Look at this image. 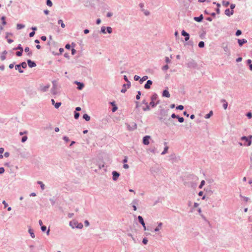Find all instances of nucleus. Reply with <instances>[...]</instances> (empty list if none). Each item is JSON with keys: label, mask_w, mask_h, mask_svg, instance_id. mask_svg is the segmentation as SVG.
<instances>
[{"label": "nucleus", "mask_w": 252, "mask_h": 252, "mask_svg": "<svg viewBox=\"0 0 252 252\" xmlns=\"http://www.w3.org/2000/svg\"><path fill=\"white\" fill-rule=\"evenodd\" d=\"M69 225L72 228L76 227L77 228L81 229L83 227V225L81 223H79L75 220H72V221H70L69 222Z\"/></svg>", "instance_id": "obj_1"}, {"label": "nucleus", "mask_w": 252, "mask_h": 252, "mask_svg": "<svg viewBox=\"0 0 252 252\" xmlns=\"http://www.w3.org/2000/svg\"><path fill=\"white\" fill-rule=\"evenodd\" d=\"M252 138V135H250L249 137L243 136L241 138V140H245L246 143L244 144V145L246 146H250L252 144V141H251Z\"/></svg>", "instance_id": "obj_2"}, {"label": "nucleus", "mask_w": 252, "mask_h": 252, "mask_svg": "<svg viewBox=\"0 0 252 252\" xmlns=\"http://www.w3.org/2000/svg\"><path fill=\"white\" fill-rule=\"evenodd\" d=\"M157 98H158V95L156 94H154L151 96V101L150 103V105L152 107H155V106L157 104V103H155V101L157 100Z\"/></svg>", "instance_id": "obj_3"}, {"label": "nucleus", "mask_w": 252, "mask_h": 252, "mask_svg": "<svg viewBox=\"0 0 252 252\" xmlns=\"http://www.w3.org/2000/svg\"><path fill=\"white\" fill-rule=\"evenodd\" d=\"M151 139V137L150 136L147 135L143 137V143L145 145H148L149 144V140Z\"/></svg>", "instance_id": "obj_4"}, {"label": "nucleus", "mask_w": 252, "mask_h": 252, "mask_svg": "<svg viewBox=\"0 0 252 252\" xmlns=\"http://www.w3.org/2000/svg\"><path fill=\"white\" fill-rule=\"evenodd\" d=\"M16 49H19L20 50V51H18L16 53V54L17 56H21L22 54L23 49V48L21 46V44H19L18 46L16 48Z\"/></svg>", "instance_id": "obj_5"}, {"label": "nucleus", "mask_w": 252, "mask_h": 252, "mask_svg": "<svg viewBox=\"0 0 252 252\" xmlns=\"http://www.w3.org/2000/svg\"><path fill=\"white\" fill-rule=\"evenodd\" d=\"M182 35L185 36V41H188L189 40V35L188 33H187V32H186L184 30L182 31Z\"/></svg>", "instance_id": "obj_6"}, {"label": "nucleus", "mask_w": 252, "mask_h": 252, "mask_svg": "<svg viewBox=\"0 0 252 252\" xmlns=\"http://www.w3.org/2000/svg\"><path fill=\"white\" fill-rule=\"evenodd\" d=\"M27 63L29 66L30 67H33L36 66L35 63L30 60H28Z\"/></svg>", "instance_id": "obj_7"}, {"label": "nucleus", "mask_w": 252, "mask_h": 252, "mask_svg": "<svg viewBox=\"0 0 252 252\" xmlns=\"http://www.w3.org/2000/svg\"><path fill=\"white\" fill-rule=\"evenodd\" d=\"M152 84V81L151 80L147 81L146 84L144 86V88L146 89L150 88L151 85Z\"/></svg>", "instance_id": "obj_8"}, {"label": "nucleus", "mask_w": 252, "mask_h": 252, "mask_svg": "<svg viewBox=\"0 0 252 252\" xmlns=\"http://www.w3.org/2000/svg\"><path fill=\"white\" fill-rule=\"evenodd\" d=\"M225 14L227 15V16H230L231 15H232L234 13V11L233 10H232L231 11V12L230 11V10L229 9H226L225 10V12H224Z\"/></svg>", "instance_id": "obj_9"}, {"label": "nucleus", "mask_w": 252, "mask_h": 252, "mask_svg": "<svg viewBox=\"0 0 252 252\" xmlns=\"http://www.w3.org/2000/svg\"><path fill=\"white\" fill-rule=\"evenodd\" d=\"M162 95L163 96H165L167 97H169L170 96V94L167 90H164L163 92Z\"/></svg>", "instance_id": "obj_10"}, {"label": "nucleus", "mask_w": 252, "mask_h": 252, "mask_svg": "<svg viewBox=\"0 0 252 252\" xmlns=\"http://www.w3.org/2000/svg\"><path fill=\"white\" fill-rule=\"evenodd\" d=\"M203 18V17L202 15H201L199 17H194V19L195 21H196L197 22H201Z\"/></svg>", "instance_id": "obj_11"}, {"label": "nucleus", "mask_w": 252, "mask_h": 252, "mask_svg": "<svg viewBox=\"0 0 252 252\" xmlns=\"http://www.w3.org/2000/svg\"><path fill=\"white\" fill-rule=\"evenodd\" d=\"M138 219L139 220V222L142 225V226H144L145 223L144 222L142 217L140 216H139L138 217Z\"/></svg>", "instance_id": "obj_12"}, {"label": "nucleus", "mask_w": 252, "mask_h": 252, "mask_svg": "<svg viewBox=\"0 0 252 252\" xmlns=\"http://www.w3.org/2000/svg\"><path fill=\"white\" fill-rule=\"evenodd\" d=\"M247 42V40L243 39H238V43L240 46H242V45Z\"/></svg>", "instance_id": "obj_13"}, {"label": "nucleus", "mask_w": 252, "mask_h": 252, "mask_svg": "<svg viewBox=\"0 0 252 252\" xmlns=\"http://www.w3.org/2000/svg\"><path fill=\"white\" fill-rule=\"evenodd\" d=\"M221 102L223 103V107L224 109H226V108L227 107V105H228L227 102L224 99L221 100Z\"/></svg>", "instance_id": "obj_14"}, {"label": "nucleus", "mask_w": 252, "mask_h": 252, "mask_svg": "<svg viewBox=\"0 0 252 252\" xmlns=\"http://www.w3.org/2000/svg\"><path fill=\"white\" fill-rule=\"evenodd\" d=\"M25 51L26 52H28V56H30H30H32V52H30V48H29V47H26V48H25Z\"/></svg>", "instance_id": "obj_15"}, {"label": "nucleus", "mask_w": 252, "mask_h": 252, "mask_svg": "<svg viewBox=\"0 0 252 252\" xmlns=\"http://www.w3.org/2000/svg\"><path fill=\"white\" fill-rule=\"evenodd\" d=\"M76 84L78 85V89L79 90H82L84 87V85L80 82H77Z\"/></svg>", "instance_id": "obj_16"}, {"label": "nucleus", "mask_w": 252, "mask_h": 252, "mask_svg": "<svg viewBox=\"0 0 252 252\" xmlns=\"http://www.w3.org/2000/svg\"><path fill=\"white\" fill-rule=\"evenodd\" d=\"M83 118L87 121H90V116L87 115V114H84L83 115Z\"/></svg>", "instance_id": "obj_17"}, {"label": "nucleus", "mask_w": 252, "mask_h": 252, "mask_svg": "<svg viewBox=\"0 0 252 252\" xmlns=\"http://www.w3.org/2000/svg\"><path fill=\"white\" fill-rule=\"evenodd\" d=\"M162 223L161 222H160L158 224V226L155 228V231H158L159 230V229L161 228L162 226Z\"/></svg>", "instance_id": "obj_18"}, {"label": "nucleus", "mask_w": 252, "mask_h": 252, "mask_svg": "<svg viewBox=\"0 0 252 252\" xmlns=\"http://www.w3.org/2000/svg\"><path fill=\"white\" fill-rule=\"evenodd\" d=\"M24 27H25V25H24L20 24H18L17 25V29L18 30H21V29L24 28Z\"/></svg>", "instance_id": "obj_19"}, {"label": "nucleus", "mask_w": 252, "mask_h": 252, "mask_svg": "<svg viewBox=\"0 0 252 252\" xmlns=\"http://www.w3.org/2000/svg\"><path fill=\"white\" fill-rule=\"evenodd\" d=\"M15 69L18 70L19 72H20V73L23 72V71L22 70H21V68H20V64H18V65H16L15 66Z\"/></svg>", "instance_id": "obj_20"}, {"label": "nucleus", "mask_w": 252, "mask_h": 252, "mask_svg": "<svg viewBox=\"0 0 252 252\" xmlns=\"http://www.w3.org/2000/svg\"><path fill=\"white\" fill-rule=\"evenodd\" d=\"M58 24H61V27L63 28H64L65 27V24L63 23V20H59L58 21Z\"/></svg>", "instance_id": "obj_21"}, {"label": "nucleus", "mask_w": 252, "mask_h": 252, "mask_svg": "<svg viewBox=\"0 0 252 252\" xmlns=\"http://www.w3.org/2000/svg\"><path fill=\"white\" fill-rule=\"evenodd\" d=\"M213 115V112L212 111H211L209 113L206 114L205 116V118L206 119H208L212 115Z\"/></svg>", "instance_id": "obj_22"}, {"label": "nucleus", "mask_w": 252, "mask_h": 252, "mask_svg": "<svg viewBox=\"0 0 252 252\" xmlns=\"http://www.w3.org/2000/svg\"><path fill=\"white\" fill-rule=\"evenodd\" d=\"M29 233H30V235L31 236V237L32 238H34L35 237V235H34V234L32 231V230L31 229H30L29 230Z\"/></svg>", "instance_id": "obj_23"}, {"label": "nucleus", "mask_w": 252, "mask_h": 252, "mask_svg": "<svg viewBox=\"0 0 252 252\" xmlns=\"http://www.w3.org/2000/svg\"><path fill=\"white\" fill-rule=\"evenodd\" d=\"M37 183L39 185H40L41 188L42 190L44 189H45V186L43 184V183L41 181H38Z\"/></svg>", "instance_id": "obj_24"}, {"label": "nucleus", "mask_w": 252, "mask_h": 252, "mask_svg": "<svg viewBox=\"0 0 252 252\" xmlns=\"http://www.w3.org/2000/svg\"><path fill=\"white\" fill-rule=\"evenodd\" d=\"M148 79V76H144L140 80V82L142 83L143 81H146Z\"/></svg>", "instance_id": "obj_25"}, {"label": "nucleus", "mask_w": 252, "mask_h": 252, "mask_svg": "<svg viewBox=\"0 0 252 252\" xmlns=\"http://www.w3.org/2000/svg\"><path fill=\"white\" fill-rule=\"evenodd\" d=\"M146 107H143V110L144 111H147V110H150V107H149V106L148 105V103H146Z\"/></svg>", "instance_id": "obj_26"}, {"label": "nucleus", "mask_w": 252, "mask_h": 252, "mask_svg": "<svg viewBox=\"0 0 252 252\" xmlns=\"http://www.w3.org/2000/svg\"><path fill=\"white\" fill-rule=\"evenodd\" d=\"M168 149V146H166V147L164 148V149L163 151L162 152L161 154H162V155H164V154H165L166 153H167Z\"/></svg>", "instance_id": "obj_27"}, {"label": "nucleus", "mask_w": 252, "mask_h": 252, "mask_svg": "<svg viewBox=\"0 0 252 252\" xmlns=\"http://www.w3.org/2000/svg\"><path fill=\"white\" fill-rule=\"evenodd\" d=\"M119 175H120V174H113V179L114 181L117 180L118 179V178H119Z\"/></svg>", "instance_id": "obj_28"}, {"label": "nucleus", "mask_w": 252, "mask_h": 252, "mask_svg": "<svg viewBox=\"0 0 252 252\" xmlns=\"http://www.w3.org/2000/svg\"><path fill=\"white\" fill-rule=\"evenodd\" d=\"M46 4L48 6L50 7L52 6L53 5L52 2L50 0H47Z\"/></svg>", "instance_id": "obj_29"}, {"label": "nucleus", "mask_w": 252, "mask_h": 252, "mask_svg": "<svg viewBox=\"0 0 252 252\" xmlns=\"http://www.w3.org/2000/svg\"><path fill=\"white\" fill-rule=\"evenodd\" d=\"M229 1H222V5L227 7L229 5Z\"/></svg>", "instance_id": "obj_30"}, {"label": "nucleus", "mask_w": 252, "mask_h": 252, "mask_svg": "<svg viewBox=\"0 0 252 252\" xmlns=\"http://www.w3.org/2000/svg\"><path fill=\"white\" fill-rule=\"evenodd\" d=\"M1 19L2 21V25L3 26L5 25L6 24V22L5 21V17H4V16L2 17Z\"/></svg>", "instance_id": "obj_31"}, {"label": "nucleus", "mask_w": 252, "mask_h": 252, "mask_svg": "<svg viewBox=\"0 0 252 252\" xmlns=\"http://www.w3.org/2000/svg\"><path fill=\"white\" fill-rule=\"evenodd\" d=\"M198 46L200 47V48H202L204 46V43L203 41H200L199 42V44H198Z\"/></svg>", "instance_id": "obj_32"}, {"label": "nucleus", "mask_w": 252, "mask_h": 252, "mask_svg": "<svg viewBox=\"0 0 252 252\" xmlns=\"http://www.w3.org/2000/svg\"><path fill=\"white\" fill-rule=\"evenodd\" d=\"M61 102H57L55 104L54 106L56 108H58L61 105Z\"/></svg>", "instance_id": "obj_33"}, {"label": "nucleus", "mask_w": 252, "mask_h": 252, "mask_svg": "<svg viewBox=\"0 0 252 252\" xmlns=\"http://www.w3.org/2000/svg\"><path fill=\"white\" fill-rule=\"evenodd\" d=\"M20 65L23 68H25L27 67V63L25 62H23Z\"/></svg>", "instance_id": "obj_34"}, {"label": "nucleus", "mask_w": 252, "mask_h": 252, "mask_svg": "<svg viewBox=\"0 0 252 252\" xmlns=\"http://www.w3.org/2000/svg\"><path fill=\"white\" fill-rule=\"evenodd\" d=\"M107 31L109 33H111L112 32V29L110 27L107 28Z\"/></svg>", "instance_id": "obj_35"}, {"label": "nucleus", "mask_w": 252, "mask_h": 252, "mask_svg": "<svg viewBox=\"0 0 252 252\" xmlns=\"http://www.w3.org/2000/svg\"><path fill=\"white\" fill-rule=\"evenodd\" d=\"M178 121L180 123H183L184 121V119L183 117H178Z\"/></svg>", "instance_id": "obj_36"}, {"label": "nucleus", "mask_w": 252, "mask_h": 252, "mask_svg": "<svg viewBox=\"0 0 252 252\" xmlns=\"http://www.w3.org/2000/svg\"><path fill=\"white\" fill-rule=\"evenodd\" d=\"M27 137L26 136H23L22 138V142H25L27 140Z\"/></svg>", "instance_id": "obj_37"}, {"label": "nucleus", "mask_w": 252, "mask_h": 252, "mask_svg": "<svg viewBox=\"0 0 252 252\" xmlns=\"http://www.w3.org/2000/svg\"><path fill=\"white\" fill-rule=\"evenodd\" d=\"M204 184H205V181L204 180L202 181L200 185L199 186V188L200 189L202 188V187L204 185Z\"/></svg>", "instance_id": "obj_38"}, {"label": "nucleus", "mask_w": 252, "mask_h": 252, "mask_svg": "<svg viewBox=\"0 0 252 252\" xmlns=\"http://www.w3.org/2000/svg\"><path fill=\"white\" fill-rule=\"evenodd\" d=\"M141 93L140 91L138 92V94L136 95V98L137 99H139L140 98Z\"/></svg>", "instance_id": "obj_39"}, {"label": "nucleus", "mask_w": 252, "mask_h": 252, "mask_svg": "<svg viewBox=\"0 0 252 252\" xmlns=\"http://www.w3.org/2000/svg\"><path fill=\"white\" fill-rule=\"evenodd\" d=\"M176 108L177 109L182 110H183L184 109V106L183 105H180L176 107Z\"/></svg>", "instance_id": "obj_40"}, {"label": "nucleus", "mask_w": 252, "mask_h": 252, "mask_svg": "<svg viewBox=\"0 0 252 252\" xmlns=\"http://www.w3.org/2000/svg\"><path fill=\"white\" fill-rule=\"evenodd\" d=\"M168 68H169V66H168V65H167V64H166V65H164V66H163L162 67V69H163V70H167Z\"/></svg>", "instance_id": "obj_41"}, {"label": "nucleus", "mask_w": 252, "mask_h": 252, "mask_svg": "<svg viewBox=\"0 0 252 252\" xmlns=\"http://www.w3.org/2000/svg\"><path fill=\"white\" fill-rule=\"evenodd\" d=\"M79 117V113L76 112L74 114V118L75 119H78Z\"/></svg>", "instance_id": "obj_42"}, {"label": "nucleus", "mask_w": 252, "mask_h": 252, "mask_svg": "<svg viewBox=\"0 0 252 252\" xmlns=\"http://www.w3.org/2000/svg\"><path fill=\"white\" fill-rule=\"evenodd\" d=\"M101 31L102 33H106L105 28L104 27H102L101 29Z\"/></svg>", "instance_id": "obj_43"}, {"label": "nucleus", "mask_w": 252, "mask_h": 252, "mask_svg": "<svg viewBox=\"0 0 252 252\" xmlns=\"http://www.w3.org/2000/svg\"><path fill=\"white\" fill-rule=\"evenodd\" d=\"M241 31L240 30H238L236 32V35L237 36H239L241 34Z\"/></svg>", "instance_id": "obj_44"}, {"label": "nucleus", "mask_w": 252, "mask_h": 252, "mask_svg": "<svg viewBox=\"0 0 252 252\" xmlns=\"http://www.w3.org/2000/svg\"><path fill=\"white\" fill-rule=\"evenodd\" d=\"M49 86H45L42 89V90L44 92H45L47 90V89L49 88Z\"/></svg>", "instance_id": "obj_45"}, {"label": "nucleus", "mask_w": 252, "mask_h": 252, "mask_svg": "<svg viewBox=\"0 0 252 252\" xmlns=\"http://www.w3.org/2000/svg\"><path fill=\"white\" fill-rule=\"evenodd\" d=\"M6 57H5V56L4 55H2L1 56H0V59L1 61H4Z\"/></svg>", "instance_id": "obj_46"}, {"label": "nucleus", "mask_w": 252, "mask_h": 252, "mask_svg": "<svg viewBox=\"0 0 252 252\" xmlns=\"http://www.w3.org/2000/svg\"><path fill=\"white\" fill-rule=\"evenodd\" d=\"M143 243L145 245L147 244L148 243V240L146 238H144L143 240Z\"/></svg>", "instance_id": "obj_47"}, {"label": "nucleus", "mask_w": 252, "mask_h": 252, "mask_svg": "<svg viewBox=\"0 0 252 252\" xmlns=\"http://www.w3.org/2000/svg\"><path fill=\"white\" fill-rule=\"evenodd\" d=\"M134 79L135 81H137L140 79V77L137 75H135L134 77Z\"/></svg>", "instance_id": "obj_48"}, {"label": "nucleus", "mask_w": 252, "mask_h": 252, "mask_svg": "<svg viewBox=\"0 0 252 252\" xmlns=\"http://www.w3.org/2000/svg\"><path fill=\"white\" fill-rule=\"evenodd\" d=\"M34 34H35V32L34 31H33L30 33L29 35L30 37H32L34 35Z\"/></svg>", "instance_id": "obj_49"}, {"label": "nucleus", "mask_w": 252, "mask_h": 252, "mask_svg": "<svg viewBox=\"0 0 252 252\" xmlns=\"http://www.w3.org/2000/svg\"><path fill=\"white\" fill-rule=\"evenodd\" d=\"M84 223L86 226H88L89 225V222L88 220H85L84 221Z\"/></svg>", "instance_id": "obj_50"}, {"label": "nucleus", "mask_w": 252, "mask_h": 252, "mask_svg": "<svg viewBox=\"0 0 252 252\" xmlns=\"http://www.w3.org/2000/svg\"><path fill=\"white\" fill-rule=\"evenodd\" d=\"M41 39L43 41H46L47 39V38L45 36H42L41 37Z\"/></svg>", "instance_id": "obj_51"}, {"label": "nucleus", "mask_w": 252, "mask_h": 252, "mask_svg": "<svg viewBox=\"0 0 252 252\" xmlns=\"http://www.w3.org/2000/svg\"><path fill=\"white\" fill-rule=\"evenodd\" d=\"M41 230L42 231H45L46 230V227L45 226H41Z\"/></svg>", "instance_id": "obj_52"}, {"label": "nucleus", "mask_w": 252, "mask_h": 252, "mask_svg": "<svg viewBox=\"0 0 252 252\" xmlns=\"http://www.w3.org/2000/svg\"><path fill=\"white\" fill-rule=\"evenodd\" d=\"M4 171H5L3 167H0V173H3Z\"/></svg>", "instance_id": "obj_53"}, {"label": "nucleus", "mask_w": 252, "mask_h": 252, "mask_svg": "<svg viewBox=\"0 0 252 252\" xmlns=\"http://www.w3.org/2000/svg\"><path fill=\"white\" fill-rule=\"evenodd\" d=\"M247 116L249 118H251L252 117V114L251 113H248L247 114Z\"/></svg>", "instance_id": "obj_54"}, {"label": "nucleus", "mask_w": 252, "mask_h": 252, "mask_svg": "<svg viewBox=\"0 0 252 252\" xmlns=\"http://www.w3.org/2000/svg\"><path fill=\"white\" fill-rule=\"evenodd\" d=\"M235 4H231V5H230V8L232 10H233V9L235 8Z\"/></svg>", "instance_id": "obj_55"}, {"label": "nucleus", "mask_w": 252, "mask_h": 252, "mask_svg": "<svg viewBox=\"0 0 252 252\" xmlns=\"http://www.w3.org/2000/svg\"><path fill=\"white\" fill-rule=\"evenodd\" d=\"M74 215V214L73 213H69L68 214V217L69 218H71Z\"/></svg>", "instance_id": "obj_56"}, {"label": "nucleus", "mask_w": 252, "mask_h": 252, "mask_svg": "<svg viewBox=\"0 0 252 252\" xmlns=\"http://www.w3.org/2000/svg\"><path fill=\"white\" fill-rule=\"evenodd\" d=\"M171 117H172V118H178V117L179 116H176L175 114H172V115H171Z\"/></svg>", "instance_id": "obj_57"}, {"label": "nucleus", "mask_w": 252, "mask_h": 252, "mask_svg": "<svg viewBox=\"0 0 252 252\" xmlns=\"http://www.w3.org/2000/svg\"><path fill=\"white\" fill-rule=\"evenodd\" d=\"M76 53V50L74 48L71 50V53L72 55H74Z\"/></svg>", "instance_id": "obj_58"}, {"label": "nucleus", "mask_w": 252, "mask_h": 252, "mask_svg": "<svg viewBox=\"0 0 252 252\" xmlns=\"http://www.w3.org/2000/svg\"><path fill=\"white\" fill-rule=\"evenodd\" d=\"M65 48H66V49H70V45L69 44H66V45H65Z\"/></svg>", "instance_id": "obj_59"}, {"label": "nucleus", "mask_w": 252, "mask_h": 252, "mask_svg": "<svg viewBox=\"0 0 252 252\" xmlns=\"http://www.w3.org/2000/svg\"><path fill=\"white\" fill-rule=\"evenodd\" d=\"M4 152V149L2 148H0V154H2Z\"/></svg>", "instance_id": "obj_60"}, {"label": "nucleus", "mask_w": 252, "mask_h": 252, "mask_svg": "<svg viewBox=\"0 0 252 252\" xmlns=\"http://www.w3.org/2000/svg\"><path fill=\"white\" fill-rule=\"evenodd\" d=\"M84 33L87 34L89 32V30L88 29H86L84 31Z\"/></svg>", "instance_id": "obj_61"}, {"label": "nucleus", "mask_w": 252, "mask_h": 252, "mask_svg": "<svg viewBox=\"0 0 252 252\" xmlns=\"http://www.w3.org/2000/svg\"><path fill=\"white\" fill-rule=\"evenodd\" d=\"M112 14L111 13H110V12H108V13L107 14V17H111V16H112Z\"/></svg>", "instance_id": "obj_62"}, {"label": "nucleus", "mask_w": 252, "mask_h": 252, "mask_svg": "<svg viewBox=\"0 0 252 252\" xmlns=\"http://www.w3.org/2000/svg\"><path fill=\"white\" fill-rule=\"evenodd\" d=\"M242 58L240 57V58H238V59H237L236 61L237 62H241L242 61Z\"/></svg>", "instance_id": "obj_63"}, {"label": "nucleus", "mask_w": 252, "mask_h": 252, "mask_svg": "<svg viewBox=\"0 0 252 252\" xmlns=\"http://www.w3.org/2000/svg\"><path fill=\"white\" fill-rule=\"evenodd\" d=\"M44 12L46 15H48L49 13V11L48 10H45L44 11Z\"/></svg>", "instance_id": "obj_64"}]
</instances>
